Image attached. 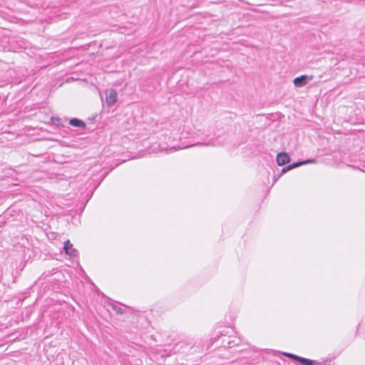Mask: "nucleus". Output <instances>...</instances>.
Returning <instances> with one entry per match:
<instances>
[{"label": "nucleus", "mask_w": 365, "mask_h": 365, "mask_svg": "<svg viewBox=\"0 0 365 365\" xmlns=\"http://www.w3.org/2000/svg\"><path fill=\"white\" fill-rule=\"evenodd\" d=\"M312 79V76L302 75L299 77H297L294 79L293 83L296 87H303L309 81Z\"/></svg>", "instance_id": "3"}, {"label": "nucleus", "mask_w": 365, "mask_h": 365, "mask_svg": "<svg viewBox=\"0 0 365 365\" xmlns=\"http://www.w3.org/2000/svg\"><path fill=\"white\" fill-rule=\"evenodd\" d=\"M290 161V158L287 153H280L277 155V163L279 165L282 166Z\"/></svg>", "instance_id": "4"}, {"label": "nucleus", "mask_w": 365, "mask_h": 365, "mask_svg": "<svg viewBox=\"0 0 365 365\" xmlns=\"http://www.w3.org/2000/svg\"><path fill=\"white\" fill-rule=\"evenodd\" d=\"M227 344H229L230 347H231V346H232V345H231V344H232V342H231V341H228V342H227Z\"/></svg>", "instance_id": "12"}, {"label": "nucleus", "mask_w": 365, "mask_h": 365, "mask_svg": "<svg viewBox=\"0 0 365 365\" xmlns=\"http://www.w3.org/2000/svg\"><path fill=\"white\" fill-rule=\"evenodd\" d=\"M63 249L67 255L71 257L76 255L77 250L73 247V245L70 242L69 240H67L64 242Z\"/></svg>", "instance_id": "5"}, {"label": "nucleus", "mask_w": 365, "mask_h": 365, "mask_svg": "<svg viewBox=\"0 0 365 365\" xmlns=\"http://www.w3.org/2000/svg\"><path fill=\"white\" fill-rule=\"evenodd\" d=\"M284 355L287 356L289 359H292L293 360H295L300 363L302 365H316L318 364V362H317L314 360H311L309 359L303 358L301 356H299L297 355L290 354V353H284Z\"/></svg>", "instance_id": "1"}, {"label": "nucleus", "mask_w": 365, "mask_h": 365, "mask_svg": "<svg viewBox=\"0 0 365 365\" xmlns=\"http://www.w3.org/2000/svg\"><path fill=\"white\" fill-rule=\"evenodd\" d=\"M69 124L73 127H77L82 129H84L86 127V123L83 120L78 118H71L69 121Z\"/></svg>", "instance_id": "6"}, {"label": "nucleus", "mask_w": 365, "mask_h": 365, "mask_svg": "<svg viewBox=\"0 0 365 365\" xmlns=\"http://www.w3.org/2000/svg\"><path fill=\"white\" fill-rule=\"evenodd\" d=\"M306 165V162H302V161L295 162V163H294L292 164H290L289 167H290V168L292 170L293 168H297V167H298L299 165Z\"/></svg>", "instance_id": "7"}, {"label": "nucleus", "mask_w": 365, "mask_h": 365, "mask_svg": "<svg viewBox=\"0 0 365 365\" xmlns=\"http://www.w3.org/2000/svg\"><path fill=\"white\" fill-rule=\"evenodd\" d=\"M196 145H210L209 143H198L197 144H195Z\"/></svg>", "instance_id": "11"}, {"label": "nucleus", "mask_w": 365, "mask_h": 365, "mask_svg": "<svg viewBox=\"0 0 365 365\" xmlns=\"http://www.w3.org/2000/svg\"><path fill=\"white\" fill-rule=\"evenodd\" d=\"M291 170V168H290L289 165H287V166H286V167H284V168L282 169V173H286V172H287V171H289V170Z\"/></svg>", "instance_id": "8"}, {"label": "nucleus", "mask_w": 365, "mask_h": 365, "mask_svg": "<svg viewBox=\"0 0 365 365\" xmlns=\"http://www.w3.org/2000/svg\"><path fill=\"white\" fill-rule=\"evenodd\" d=\"M302 162H306V164H308V163H314L315 160H314V159H308V160H303Z\"/></svg>", "instance_id": "9"}, {"label": "nucleus", "mask_w": 365, "mask_h": 365, "mask_svg": "<svg viewBox=\"0 0 365 365\" xmlns=\"http://www.w3.org/2000/svg\"><path fill=\"white\" fill-rule=\"evenodd\" d=\"M114 309L117 312V313H120V314L123 313V312H122L120 308H115V307Z\"/></svg>", "instance_id": "10"}, {"label": "nucleus", "mask_w": 365, "mask_h": 365, "mask_svg": "<svg viewBox=\"0 0 365 365\" xmlns=\"http://www.w3.org/2000/svg\"><path fill=\"white\" fill-rule=\"evenodd\" d=\"M106 102L108 106L114 105L117 101V93L114 89L106 91Z\"/></svg>", "instance_id": "2"}]
</instances>
